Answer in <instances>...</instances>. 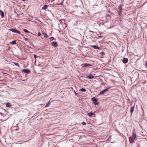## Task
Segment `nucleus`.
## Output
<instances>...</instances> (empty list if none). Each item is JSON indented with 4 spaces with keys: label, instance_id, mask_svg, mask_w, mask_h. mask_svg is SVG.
<instances>
[{
    "label": "nucleus",
    "instance_id": "f8f14e48",
    "mask_svg": "<svg viewBox=\"0 0 147 147\" xmlns=\"http://www.w3.org/2000/svg\"><path fill=\"white\" fill-rule=\"evenodd\" d=\"M6 106L7 107H11V105L10 103L7 102L6 104Z\"/></svg>",
    "mask_w": 147,
    "mask_h": 147
},
{
    "label": "nucleus",
    "instance_id": "aec40b11",
    "mask_svg": "<svg viewBox=\"0 0 147 147\" xmlns=\"http://www.w3.org/2000/svg\"><path fill=\"white\" fill-rule=\"evenodd\" d=\"M50 104V102L49 101L47 103V104L45 105V107H48L49 105Z\"/></svg>",
    "mask_w": 147,
    "mask_h": 147
},
{
    "label": "nucleus",
    "instance_id": "6e6552de",
    "mask_svg": "<svg viewBox=\"0 0 147 147\" xmlns=\"http://www.w3.org/2000/svg\"><path fill=\"white\" fill-rule=\"evenodd\" d=\"M107 89H105L103 90H102V91H101L100 93L98 95H102L103 94H104L105 92H106L107 91Z\"/></svg>",
    "mask_w": 147,
    "mask_h": 147
},
{
    "label": "nucleus",
    "instance_id": "39448f33",
    "mask_svg": "<svg viewBox=\"0 0 147 147\" xmlns=\"http://www.w3.org/2000/svg\"><path fill=\"white\" fill-rule=\"evenodd\" d=\"M51 45L55 47H57L58 46V44L56 42H51Z\"/></svg>",
    "mask_w": 147,
    "mask_h": 147
},
{
    "label": "nucleus",
    "instance_id": "7ed1b4c3",
    "mask_svg": "<svg viewBox=\"0 0 147 147\" xmlns=\"http://www.w3.org/2000/svg\"><path fill=\"white\" fill-rule=\"evenodd\" d=\"M128 59L127 58H124L122 59V62L124 63H126L128 62Z\"/></svg>",
    "mask_w": 147,
    "mask_h": 147
},
{
    "label": "nucleus",
    "instance_id": "f3484780",
    "mask_svg": "<svg viewBox=\"0 0 147 147\" xmlns=\"http://www.w3.org/2000/svg\"><path fill=\"white\" fill-rule=\"evenodd\" d=\"M94 102H96L97 101V99L95 97H93L91 99Z\"/></svg>",
    "mask_w": 147,
    "mask_h": 147
},
{
    "label": "nucleus",
    "instance_id": "6ab92c4d",
    "mask_svg": "<svg viewBox=\"0 0 147 147\" xmlns=\"http://www.w3.org/2000/svg\"><path fill=\"white\" fill-rule=\"evenodd\" d=\"M43 34L44 36V37L46 38H48L49 36L47 34V33H43Z\"/></svg>",
    "mask_w": 147,
    "mask_h": 147
},
{
    "label": "nucleus",
    "instance_id": "20e7f679",
    "mask_svg": "<svg viewBox=\"0 0 147 147\" xmlns=\"http://www.w3.org/2000/svg\"><path fill=\"white\" fill-rule=\"evenodd\" d=\"M122 6L123 5L121 4H120L119 5L118 8V11H119V12H122Z\"/></svg>",
    "mask_w": 147,
    "mask_h": 147
},
{
    "label": "nucleus",
    "instance_id": "4468645a",
    "mask_svg": "<svg viewBox=\"0 0 147 147\" xmlns=\"http://www.w3.org/2000/svg\"><path fill=\"white\" fill-rule=\"evenodd\" d=\"M87 115L89 117L92 116L94 115V113L92 112L89 113L87 114Z\"/></svg>",
    "mask_w": 147,
    "mask_h": 147
},
{
    "label": "nucleus",
    "instance_id": "4be33fe9",
    "mask_svg": "<svg viewBox=\"0 0 147 147\" xmlns=\"http://www.w3.org/2000/svg\"><path fill=\"white\" fill-rule=\"evenodd\" d=\"M16 40H14L12 41V42L11 43L12 45H15L16 44Z\"/></svg>",
    "mask_w": 147,
    "mask_h": 147
},
{
    "label": "nucleus",
    "instance_id": "cd10ccee",
    "mask_svg": "<svg viewBox=\"0 0 147 147\" xmlns=\"http://www.w3.org/2000/svg\"><path fill=\"white\" fill-rule=\"evenodd\" d=\"M111 136H109V137L108 139V141L110 140H111Z\"/></svg>",
    "mask_w": 147,
    "mask_h": 147
},
{
    "label": "nucleus",
    "instance_id": "c85d7f7f",
    "mask_svg": "<svg viewBox=\"0 0 147 147\" xmlns=\"http://www.w3.org/2000/svg\"><path fill=\"white\" fill-rule=\"evenodd\" d=\"M112 87L111 86H109L108 88H106V89L107 90V91H108Z\"/></svg>",
    "mask_w": 147,
    "mask_h": 147
},
{
    "label": "nucleus",
    "instance_id": "58836bf2",
    "mask_svg": "<svg viewBox=\"0 0 147 147\" xmlns=\"http://www.w3.org/2000/svg\"><path fill=\"white\" fill-rule=\"evenodd\" d=\"M23 36H24V35L23 34H21Z\"/></svg>",
    "mask_w": 147,
    "mask_h": 147
},
{
    "label": "nucleus",
    "instance_id": "4c0bfd02",
    "mask_svg": "<svg viewBox=\"0 0 147 147\" xmlns=\"http://www.w3.org/2000/svg\"><path fill=\"white\" fill-rule=\"evenodd\" d=\"M74 93L76 95H77V93L75 91L74 92Z\"/></svg>",
    "mask_w": 147,
    "mask_h": 147
},
{
    "label": "nucleus",
    "instance_id": "72a5a7b5",
    "mask_svg": "<svg viewBox=\"0 0 147 147\" xmlns=\"http://www.w3.org/2000/svg\"><path fill=\"white\" fill-rule=\"evenodd\" d=\"M41 35V34L40 33V32H38V36H40Z\"/></svg>",
    "mask_w": 147,
    "mask_h": 147
},
{
    "label": "nucleus",
    "instance_id": "ddd939ff",
    "mask_svg": "<svg viewBox=\"0 0 147 147\" xmlns=\"http://www.w3.org/2000/svg\"><path fill=\"white\" fill-rule=\"evenodd\" d=\"M89 32H92L93 33V35H91V36L93 38H94L95 37H95V36H94V33H96V32H93V31H92L91 30H89Z\"/></svg>",
    "mask_w": 147,
    "mask_h": 147
},
{
    "label": "nucleus",
    "instance_id": "412c9836",
    "mask_svg": "<svg viewBox=\"0 0 147 147\" xmlns=\"http://www.w3.org/2000/svg\"><path fill=\"white\" fill-rule=\"evenodd\" d=\"M86 90L85 88H82L81 89H80V91L82 92H86Z\"/></svg>",
    "mask_w": 147,
    "mask_h": 147
},
{
    "label": "nucleus",
    "instance_id": "7c9ffc66",
    "mask_svg": "<svg viewBox=\"0 0 147 147\" xmlns=\"http://www.w3.org/2000/svg\"><path fill=\"white\" fill-rule=\"evenodd\" d=\"M102 36H98L97 38L98 39H99V38H102Z\"/></svg>",
    "mask_w": 147,
    "mask_h": 147
},
{
    "label": "nucleus",
    "instance_id": "1a4fd4ad",
    "mask_svg": "<svg viewBox=\"0 0 147 147\" xmlns=\"http://www.w3.org/2000/svg\"><path fill=\"white\" fill-rule=\"evenodd\" d=\"M91 47H93L94 49H100V47H99L97 46L96 45H92L91 46Z\"/></svg>",
    "mask_w": 147,
    "mask_h": 147
},
{
    "label": "nucleus",
    "instance_id": "a878e982",
    "mask_svg": "<svg viewBox=\"0 0 147 147\" xmlns=\"http://www.w3.org/2000/svg\"><path fill=\"white\" fill-rule=\"evenodd\" d=\"M13 63L15 64V65H16V66H18V67H20V66H19V64L18 63H16V62H14V63Z\"/></svg>",
    "mask_w": 147,
    "mask_h": 147
},
{
    "label": "nucleus",
    "instance_id": "b1692460",
    "mask_svg": "<svg viewBox=\"0 0 147 147\" xmlns=\"http://www.w3.org/2000/svg\"><path fill=\"white\" fill-rule=\"evenodd\" d=\"M93 103L94 104V105H98L99 104V103L98 102H93Z\"/></svg>",
    "mask_w": 147,
    "mask_h": 147
},
{
    "label": "nucleus",
    "instance_id": "c756f323",
    "mask_svg": "<svg viewBox=\"0 0 147 147\" xmlns=\"http://www.w3.org/2000/svg\"><path fill=\"white\" fill-rule=\"evenodd\" d=\"M82 124L83 125H86V123L85 122H83L82 123Z\"/></svg>",
    "mask_w": 147,
    "mask_h": 147
},
{
    "label": "nucleus",
    "instance_id": "f704fd0d",
    "mask_svg": "<svg viewBox=\"0 0 147 147\" xmlns=\"http://www.w3.org/2000/svg\"><path fill=\"white\" fill-rule=\"evenodd\" d=\"M121 12H119V11H118V14L120 16H121Z\"/></svg>",
    "mask_w": 147,
    "mask_h": 147
},
{
    "label": "nucleus",
    "instance_id": "f03ea898",
    "mask_svg": "<svg viewBox=\"0 0 147 147\" xmlns=\"http://www.w3.org/2000/svg\"><path fill=\"white\" fill-rule=\"evenodd\" d=\"M23 72L29 74L30 72V71L29 69H24L22 70Z\"/></svg>",
    "mask_w": 147,
    "mask_h": 147
},
{
    "label": "nucleus",
    "instance_id": "423d86ee",
    "mask_svg": "<svg viewBox=\"0 0 147 147\" xmlns=\"http://www.w3.org/2000/svg\"><path fill=\"white\" fill-rule=\"evenodd\" d=\"M134 106H135V105H134L133 106H131V107L130 110V112L131 114V115H132V113L134 112Z\"/></svg>",
    "mask_w": 147,
    "mask_h": 147
},
{
    "label": "nucleus",
    "instance_id": "a211bd4d",
    "mask_svg": "<svg viewBox=\"0 0 147 147\" xmlns=\"http://www.w3.org/2000/svg\"><path fill=\"white\" fill-rule=\"evenodd\" d=\"M23 30L25 32H26V33H30V32L27 29H23Z\"/></svg>",
    "mask_w": 147,
    "mask_h": 147
},
{
    "label": "nucleus",
    "instance_id": "9b49d317",
    "mask_svg": "<svg viewBox=\"0 0 147 147\" xmlns=\"http://www.w3.org/2000/svg\"><path fill=\"white\" fill-rule=\"evenodd\" d=\"M94 76L92 75H90V76H88L86 77V78L88 79H92L94 78Z\"/></svg>",
    "mask_w": 147,
    "mask_h": 147
},
{
    "label": "nucleus",
    "instance_id": "473e14b6",
    "mask_svg": "<svg viewBox=\"0 0 147 147\" xmlns=\"http://www.w3.org/2000/svg\"><path fill=\"white\" fill-rule=\"evenodd\" d=\"M34 56L35 59H36L37 57V56L36 55L34 54Z\"/></svg>",
    "mask_w": 147,
    "mask_h": 147
},
{
    "label": "nucleus",
    "instance_id": "2eb2a0df",
    "mask_svg": "<svg viewBox=\"0 0 147 147\" xmlns=\"http://www.w3.org/2000/svg\"><path fill=\"white\" fill-rule=\"evenodd\" d=\"M9 30L10 31H11L12 32H13L14 33H16V29L11 28L9 29Z\"/></svg>",
    "mask_w": 147,
    "mask_h": 147
},
{
    "label": "nucleus",
    "instance_id": "c9c22d12",
    "mask_svg": "<svg viewBox=\"0 0 147 147\" xmlns=\"http://www.w3.org/2000/svg\"><path fill=\"white\" fill-rule=\"evenodd\" d=\"M101 54H102V55H105V53L104 52H101L100 53Z\"/></svg>",
    "mask_w": 147,
    "mask_h": 147
},
{
    "label": "nucleus",
    "instance_id": "393cba45",
    "mask_svg": "<svg viewBox=\"0 0 147 147\" xmlns=\"http://www.w3.org/2000/svg\"><path fill=\"white\" fill-rule=\"evenodd\" d=\"M16 33H18V34H21L20 32L19 31L17 30V29H16Z\"/></svg>",
    "mask_w": 147,
    "mask_h": 147
},
{
    "label": "nucleus",
    "instance_id": "f257e3e1",
    "mask_svg": "<svg viewBox=\"0 0 147 147\" xmlns=\"http://www.w3.org/2000/svg\"><path fill=\"white\" fill-rule=\"evenodd\" d=\"M136 134L134 132H133L132 133V135L131 137H129V140L130 143H132L134 140L136 139Z\"/></svg>",
    "mask_w": 147,
    "mask_h": 147
},
{
    "label": "nucleus",
    "instance_id": "bb28decb",
    "mask_svg": "<svg viewBox=\"0 0 147 147\" xmlns=\"http://www.w3.org/2000/svg\"><path fill=\"white\" fill-rule=\"evenodd\" d=\"M145 65L146 67L147 68V61H146L145 63Z\"/></svg>",
    "mask_w": 147,
    "mask_h": 147
},
{
    "label": "nucleus",
    "instance_id": "5701e85b",
    "mask_svg": "<svg viewBox=\"0 0 147 147\" xmlns=\"http://www.w3.org/2000/svg\"><path fill=\"white\" fill-rule=\"evenodd\" d=\"M50 41H52L53 40H56L54 37H51L50 38Z\"/></svg>",
    "mask_w": 147,
    "mask_h": 147
},
{
    "label": "nucleus",
    "instance_id": "2f4dec72",
    "mask_svg": "<svg viewBox=\"0 0 147 147\" xmlns=\"http://www.w3.org/2000/svg\"><path fill=\"white\" fill-rule=\"evenodd\" d=\"M23 38L24 39H25V40H26V41H27L28 40V39L24 37H23Z\"/></svg>",
    "mask_w": 147,
    "mask_h": 147
},
{
    "label": "nucleus",
    "instance_id": "9d476101",
    "mask_svg": "<svg viewBox=\"0 0 147 147\" xmlns=\"http://www.w3.org/2000/svg\"><path fill=\"white\" fill-rule=\"evenodd\" d=\"M0 14L2 18H3L4 16L3 12L2 11L1 9H0Z\"/></svg>",
    "mask_w": 147,
    "mask_h": 147
},
{
    "label": "nucleus",
    "instance_id": "0eeeda50",
    "mask_svg": "<svg viewBox=\"0 0 147 147\" xmlns=\"http://www.w3.org/2000/svg\"><path fill=\"white\" fill-rule=\"evenodd\" d=\"M82 67H87L88 66H91V65L86 63L82 64Z\"/></svg>",
    "mask_w": 147,
    "mask_h": 147
},
{
    "label": "nucleus",
    "instance_id": "e433bc0d",
    "mask_svg": "<svg viewBox=\"0 0 147 147\" xmlns=\"http://www.w3.org/2000/svg\"><path fill=\"white\" fill-rule=\"evenodd\" d=\"M0 114L1 115H3V114L1 112H0Z\"/></svg>",
    "mask_w": 147,
    "mask_h": 147
},
{
    "label": "nucleus",
    "instance_id": "dca6fc26",
    "mask_svg": "<svg viewBox=\"0 0 147 147\" xmlns=\"http://www.w3.org/2000/svg\"><path fill=\"white\" fill-rule=\"evenodd\" d=\"M48 7V5H44V6L42 7V9L43 10H45L47 7Z\"/></svg>",
    "mask_w": 147,
    "mask_h": 147
}]
</instances>
